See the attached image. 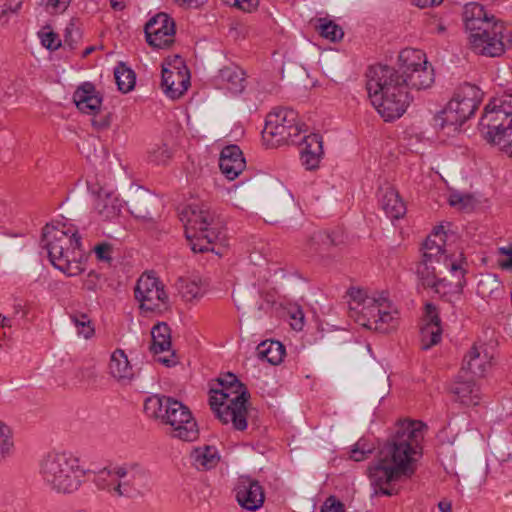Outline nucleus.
Returning a JSON list of instances; mask_svg holds the SVG:
<instances>
[{"mask_svg":"<svg viewBox=\"0 0 512 512\" xmlns=\"http://www.w3.org/2000/svg\"><path fill=\"white\" fill-rule=\"evenodd\" d=\"M426 428V424L415 420H402L395 425L376 461L368 467L372 496L396 495V483L415 473Z\"/></svg>","mask_w":512,"mask_h":512,"instance_id":"nucleus-1","label":"nucleus"},{"mask_svg":"<svg viewBox=\"0 0 512 512\" xmlns=\"http://www.w3.org/2000/svg\"><path fill=\"white\" fill-rule=\"evenodd\" d=\"M466 265L463 253L447 255L441 244L427 237L416 274L424 287L432 288L437 294H460L466 284Z\"/></svg>","mask_w":512,"mask_h":512,"instance_id":"nucleus-2","label":"nucleus"},{"mask_svg":"<svg viewBox=\"0 0 512 512\" xmlns=\"http://www.w3.org/2000/svg\"><path fill=\"white\" fill-rule=\"evenodd\" d=\"M366 78L369 99L381 117L385 121L401 117L411 99L400 68L373 65L368 68Z\"/></svg>","mask_w":512,"mask_h":512,"instance_id":"nucleus-3","label":"nucleus"},{"mask_svg":"<svg viewBox=\"0 0 512 512\" xmlns=\"http://www.w3.org/2000/svg\"><path fill=\"white\" fill-rule=\"evenodd\" d=\"M42 243L52 265L67 276L79 275L84 270L81 237L71 225L47 224L43 228Z\"/></svg>","mask_w":512,"mask_h":512,"instance_id":"nucleus-4","label":"nucleus"},{"mask_svg":"<svg viewBox=\"0 0 512 512\" xmlns=\"http://www.w3.org/2000/svg\"><path fill=\"white\" fill-rule=\"evenodd\" d=\"M144 412L149 418L168 426L167 434L172 438L192 442L199 436L198 425L190 409L172 397H148L144 402Z\"/></svg>","mask_w":512,"mask_h":512,"instance_id":"nucleus-5","label":"nucleus"},{"mask_svg":"<svg viewBox=\"0 0 512 512\" xmlns=\"http://www.w3.org/2000/svg\"><path fill=\"white\" fill-rule=\"evenodd\" d=\"M221 390H211L209 404L217 418L223 423H232L234 429L247 428V407L249 398L247 388L236 375L227 373L219 378Z\"/></svg>","mask_w":512,"mask_h":512,"instance_id":"nucleus-6","label":"nucleus"},{"mask_svg":"<svg viewBox=\"0 0 512 512\" xmlns=\"http://www.w3.org/2000/svg\"><path fill=\"white\" fill-rule=\"evenodd\" d=\"M39 474L44 483L58 493L76 491L85 477L79 459L70 453H49L40 462Z\"/></svg>","mask_w":512,"mask_h":512,"instance_id":"nucleus-7","label":"nucleus"},{"mask_svg":"<svg viewBox=\"0 0 512 512\" xmlns=\"http://www.w3.org/2000/svg\"><path fill=\"white\" fill-rule=\"evenodd\" d=\"M479 126L485 139L506 153V145L512 143V92L490 100Z\"/></svg>","mask_w":512,"mask_h":512,"instance_id":"nucleus-8","label":"nucleus"},{"mask_svg":"<svg viewBox=\"0 0 512 512\" xmlns=\"http://www.w3.org/2000/svg\"><path fill=\"white\" fill-rule=\"evenodd\" d=\"M180 220L185 227V235L194 252H208L214 250V242L219 233L214 224V217L208 211L196 205L184 207L179 213Z\"/></svg>","mask_w":512,"mask_h":512,"instance_id":"nucleus-9","label":"nucleus"},{"mask_svg":"<svg viewBox=\"0 0 512 512\" xmlns=\"http://www.w3.org/2000/svg\"><path fill=\"white\" fill-rule=\"evenodd\" d=\"M146 478L147 471L139 463L128 462L104 468L98 473L96 483L116 496L129 497Z\"/></svg>","mask_w":512,"mask_h":512,"instance_id":"nucleus-10","label":"nucleus"},{"mask_svg":"<svg viewBox=\"0 0 512 512\" xmlns=\"http://www.w3.org/2000/svg\"><path fill=\"white\" fill-rule=\"evenodd\" d=\"M297 112L290 108L277 107L267 116L262 131V138L269 147L285 143H296V137L303 131V125L298 122Z\"/></svg>","mask_w":512,"mask_h":512,"instance_id":"nucleus-11","label":"nucleus"},{"mask_svg":"<svg viewBox=\"0 0 512 512\" xmlns=\"http://www.w3.org/2000/svg\"><path fill=\"white\" fill-rule=\"evenodd\" d=\"M352 297L363 302L361 313L365 320L361 322L362 326L380 333H389L396 328L398 311L385 293H381L377 298L362 299L361 291H357L356 295L352 293Z\"/></svg>","mask_w":512,"mask_h":512,"instance_id":"nucleus-12","label":"nucleus"},{"mask_svg":"<svg viewBox=\"0 0 512 512\" xmlns=\"http://www.w3.org/2000/svg\"><path fill=\"white\" fill-rule=\"evenodd\" d=\"M471 48L474 52L488 57H499L512 44V31L502 21L490 24L485 33L482 30L470 34Z\"/></svg>","mask_w":512,"mask_h":512,"instance_id":"nucleus-13","label":"nucleus"},{"mask_svg":"<svg viewBox=\"0 0 512 512\" xmlns=\"http://www.w3.org/2000/svg\"><path fill=\"white\" fill-rule=\"evenodd\" d=\"M400 70L406 80V89H426L434 82L433 69L427 67L426 55L418 49H404L399 54Z\"/></svg>","mask_w":512,"mask_h":512,"instance_id":"nucleus-14","label":"nucleus"},{"mask_svg":"<svg viewBox=\"0 0 512 512\" xmlns=\"http://www.w3.org/2000/svg\"><path fill=\"white\" fill-rule=\"evenodd\" d=\"M135 298L145 311H162L169 306L168 295L158 278L144 273L135 286Z\"/></svg>","mask_w":512,"mask_h":512,"instance_id":"nucleus-15","label":"nucleus"},{"mask_svg":"<svg viewBox=\"0 0 512 512\" xmlns=\"http://www.w3.org/2000/svg\"><path fill=\"white\" fill-rule=\"evenodd\" d=\"M147 43L156 49L170 47L175 40V22L166 13H158L144 27Z\"/></svg>","mask_w":512,"mask_h":512,"instance_id":"nucleus-16","label":"nucleus"},{"mask_svg":"<svg viewBox=\"0 0 512 512\" xmlns=\"http://www.w3.org/2000/svg\"><path fill=\"white\" fill-rule=\"evenodd\" d=\"M234 490L236 500L243 509L256 511L262 507L265 494L258 481L250 477H240Z\"/></svg>","mask_w":512,"mask_h":512,"instance_id":"nucleus-17","label":"nucleus"},{"mask_svg":"<svg viewBox=\"0 0 512 512\" xmlns=\"http://www.w3.org/2000/svg\"><path fill=\"white\" fill-rule=\"evenodd\" d=\"M492 359L485 344L475 343L465 354L461 370L482 377L491 369Z\"/></svg>","mask_w":512,"mask_h":512,"instance_id":"nucleus-18","label":"nucleus"},{"mask_svg":"<svg viewBox=\"0 0 512 512\" xmlns=\"http://www.w3.org/2000/svg\"><path fill=\"white\" fill-rule=\"evenodd\" d=\"M158 203V199L149 190L137 187L132 190L126 201L130 213L138 219L152 221L151 211Z\"/></svg>","mask_w":512,"mask_h":512,"instance_id":"nucleus-19","label":"nucleus"},{"mask_svg":"<svg viewBox=\"0 0 512 512\" xmlns=\"http://www.w3.org/2000/svg\"><path fill=\"white\" fill-rule=\"evenodd\" d=\"M482 99L481 90L470 83L461 85L450 102H455L463 118L467 120L475 113Z\"/></svg>","mask_w":512,"mask_h":512,"instance_id":"nucleus-20","label":"nucleus"},{"mask_svg":"<svg viewBox=\"0 0 512 512\" xmlns=\"http://www.w3.org/2000/svg\"><path fill=\"white\" fill-rule=\"evenodd\" d=\"M161 86L168 97L177 99L188 89L189 76L183 73L179 66L172 69L163 66Z\"/></svg>","mask_w":512,"mask_h":512,"instance_id":"nucleus-21","label":"nucleus"},{"mask_svg":"<svg viewBox=\"0 0 512 512\" xmlns=\"http://www.w3.org/2000/svg\"><path fill=\"white\" fill-rule=\"evenodd\" d=\"M426 315L425 321L426 323L422 326L420 335H421V344L422 349L428 350L432 346L438 344L441 340L442 328L440 325V318L437 312L436 307L433 304H426L425 306Z\"/></svg>","mask_w":512,"mask_h":512,"instance_id":"nucleus-22","label":"nucleus"},{"mask_svg":"<svg viewBox=\"0 0 512 512\" xmlns=\"http://www.w3.org/2000/svg\"><path fill=\"white\" fill-rule=\"evenodd\" d=\"M73 101L81 112L96 115L100 111L102 97L92 83L85 82L74 92Z\"/></svg>","mask_w":512,"mask_h":512,"instance_id":"nucleus-23","label":"nucleus"},{"mask_svg":"<svg viewBox=\"0 0 512 512\" xmlns=\"http://www.w3.org/2000/svg\"><path fill=\"white\" fill-rule=\"evenodd\" d=\"M245 165L243 153L237 145H228L222 149L219 166L229 180H234L244 170Z\"/></svg>","mask_w":512,"mask_h":512,"instance_id":"nucleus-24","label":"nucleus"},{"mask_svg":"<svg viewBox=\"0 0 512 512\" xmlns=\"http://www.w3.org/2000/svg\"><path fill=\"white\" fill-rule=\"evenodd\" d=\"M455 102H448L446 107L434 117V127L450 136L458 132L467 120L462 117Z\"/></svg>","mask_w":512,"mask_h":512,"instance_id":"nucleus-25","label":"nucleus"},{"mask_svg":"<svg viewBox=\"0 0 512 512\" xmlns=\"http://www.w3.org/2000/svg\"><path fill=\"white\" fill-rule=\"evenodd\" d=\"M463 20L465 22L466 29L470 31V34L482 30V33L487 31L490 24L497 21L493 15L489 16L484 10V7L478 3H469L465 5L463 12Z\"/></svg>","mask_w":512,"mask_h":512,"instance_id":"nucleus-26","label":"nucleus"},{"mask_svg":"<svg viewBox=\"0 0 512 512\" xmlns=\"http://www.w3.org/2000/svg\"><path fill=\"white\" fill-rule=\"evenodd\" d=\"M108 368L111 377L122 384H128L134 378L132 366L122 349H116L112 353Z\"/></svg>","mask_w":512,"mask_h":512,"instance_id":"nucleus-27","label":"nucleus"},{"mask_svg":"<svg viewBox=\"0 0 512 512\" xmlns=\"http://www.w3.org/2000/svg\"><path fill=\"white\" fill-rule=\"evenodd\" d=\"M122 207V201L113 191L100 189L95 203L99 215L106 220L113 219L120 214Z\"/></svg>","mask_w":512,"mask_h":512,"instance_id":"nucleus-28","label":"nucleus"},{"mask_svg":"<svg viewBox=\"0 0 512 512\" xmlns=\"http://www.w3.org/2000/svg\"><path fill=\"white\" fill-rule=\"evenodd\" d=\"M450 390L455 396V400L463 405L471 406L479 403V388L471 379L455 381Z\"/></svg>","mask_w":512,"mask_h":512,"instance_id":"nucleus-29","label":"nucleus"},{"mask_svg":"<svg viewBox=\"0 0 512 512\" xmlns=\"http://www.w3.org/2000/svg\"><path fill=\"white\" fill-rule=\"evenodd\" d=\"M380 205L391 219H399L406 212V207L400 199L398 192L390 187L381 190Z\"/></svg>","mask_w":512,"mask_h":512,"instance_id":"nucleus-30","label":"nucleus"},{"mask_svg":"<svg viewBox=\"0 0 512 512\" xmlns=\"http://www.w3.org/2000/svg\"><path fill=\"white\" fill-rule=\"evenodd\" d=\"M193 465L198 470L214 468L220 460L218 450L214 446L204 445L193 449L190 454Z\"/></svg>","mask_w":512,"mask_h":512,"instance_id":"nucleus-31","label":"nucleus"},{"mask_svg":"<svg viewBox=\"0 0 512 512\" xmlns=\"http://www.w3.org/2000/svg\"><path fill=\"white\" fill-rule=\"evenodd\" d=\"M256 353L260 360L267 361L272 365H278L282 362L285 355V347L279 341L265 340L258 344Z\"/></svg>","mask_w":512,"mask_h":512,"instance_id":"nucleus-32","label":"nucleus"},{"mask_svg":"<svg viewBox=\"0 0 512 512\" xmlns=\"http://www.w3.org/2000/svg\"><path fill=\"white\" fill-rule=\"evenodd\" d=\"M219 77L232 93H241L246 86L244 71L238 66H226L219 72Z\"/></svg>","mask_w":512,"mask_h":512,"instance_id":"nucleus-33","label":"nucleus"},{"mask_svg":"<svg viewBox=\"0 0 512 512\" xmlns=\"http://www.w3.org/2000/svg\"><path fill=\"white\" fill-rule=\"evenodd\" d=\"M176 288L186 302L198 300L204 294L201 279L198 277H180L176 282Z\"/></svg>","mask_w":512,"mask_h":512,"instance_id":"nucleus-34","label":"nucleus"},{"mask_svg":"<svg viewBox=\"0 0 512 512\" xmlns=\"http://www.w3.org/2000/svg\"><path fill=\"white\" fill-rule=\"evenodd\" d=\"M152 336V351L157 353H162L165 351H170L171 349V330L170 327L164 323L156 324L151 330Z\"/></svg>","mask_w":512,"mask_h":512,"instance_id":"nucleus-35","label":"nucleus"},{"mask_svg":"<svg viewBox=\"0 0 512 512\" xmlns=\"http://www.w3.org/2000/svg\"><path fill=\"white\" fill-rule=\"evenodd\" d=\"M337 244V238L327 231H315L308 241L310 250L319 254L328 251Z\"/></svg>","mask_w":512,"mask_h":512,"instance_id":"nucleus-36","label":"nucleus"},{"mask_svg":"<svg viewBox=\"0 0 512 512\" xmlns=\"http://www.w3.org/2000/svg\"><path fill=\"white\" fill-rule=\"evenodd\" d=\"M115 80L118 89L123 93L130 92L135 86V73L124 63L119 65L114 70Z\"/></svg>","mask_w":512,"mask_h":512,"instance_id":"nucleus-37","label":"nucleus"},{"mask_svg":"<svg viewBox=\"0 0 512 512\" xmlns=\"http://www.w3.org/2000/svg\"><path fill=\"white\" fill-rule=\"evenodd\" d=\"M70 319L77 329V333L85 339L91 338L94 333V325L90 317L82 312H74L70 314Z\"/></svg>","mask_w":512,"mask_h":512,"instance_id":"nucleus-38","label":"nucleus"},{"mask_svg":"<svg viewBox=\"0 0 512 512\" xmlns=\"http://www.w3.org/2000/svg\"><path fill=\"white\" fill-rule=\"evenodd\" d=\"M172 155V150L166 144L155 145L148 152V160L155 165H167Z\"/></svg>","mask_w":512,"mask_h":512,"instance_id":"nucleus-39","label":"nucleus"},{"mask_svg":"<svg viewBox=\"0 0 512 512\" xmlns=\"http://www.w3.org/2000/svg\"><path fill=\"white\" fill-rule=\"evenodd\" d=\"M448 201L451 206L465 211L472 210L476 204V199L472 194L458 191L451 192Z\"/></svg>","mask_w":512,"mask_h":512,"instance_id":"nucleus-40","label":"nucleus"},{"mask_svg":"<svg viewBox=\"0 0 512 512\" xmlns=\"http://www.w3.org/2000/svg\"><path fill=\"white\" fill-rule=\"evenodd\" d=\"M319 32L321 36L333 42L342 39L344 36V32L340 26L326 19H320Z\"/></svg>","mask_w":512,"mask_h":512,"instance_id":"nucleus-41","label":"nucleus"},{"mask_svg":"<svg viewBox=\"0 0 512 512\" xmlns=\"http://www.w3.org/2000/svg\"><path fill=\"white\" fill-rule=\"evenodd\" d=\"M13 448L12 431L0 421V463L10 454Z\"/></svg>","mask_w":512,"mask_h":512,"instance_id":"nucleus-42","label":"nucleus"},{"mask_svg":"<svg viewBox=\"0 0 512 512\" xmlns=\"http://www.w3.org/2000/svg\"><path fill=\"white\" fill-rule=\"evenodd\" d=\"M499 288L500 282L496 275H488L478 283V293L482 297L491 296L495 291L499 290Z\"/></svg>","mask_w":512,"mask_h":512,"instance_id":"nucleus-43","label":"nucleus"},{"mask_svg":"<svg viewBox=\"0 0 512 512\" xmlns=\"http://www.w3.org/2000/svg\"><path fill=\"white\" fill-rule=\"evenodd\" d=\"M304 147L302 150L308 151L310 154L323 153V141L322 136L319 134H310L303 140Z\"/></svg>","mask_w":512,"mask_h":512,"instance_id":"nucleus-44","label":"nucleus"},{"mask_svg":"<svg viewBox=\"0 0 512 512\" xmlns=\"http://www.w3.org/2000/svg\"><path fill=\"white\" fill-rule=\"evenodd\" d=\"M81 39V33L74 24L70 23L65 29L64 45L68 46L71 50L75 49L79 40Z\"/></svg>","mask_w":512,"mask_h":512,"instance_id":"nucleus-45","label":"nucleus"},{"mask_svg":"<svg viewBox=\"0 0 512 512\" xmlns=\"http://www.w3.org/2000/svg\"><path fill=\"white\" fill-rule=\"evenodd\" d=\"M39 37L42 45L49 50H57L61 46V40L58 34L50 32H40Z\"/></svg>","mask_w":512,"mask_h":512,"instance_id":"nucleus-46","label":"nucleus"},{"mask_svg":"<svg viewBox=\"0 0 512 512\" xmlns=\"http://www.w3.org/2000/svg\"><path fill=\"white\" fill-rule=\"evenodd\" d=\"M310 154L308 151H301V160L302 164L306 167L307 170H314L318 167L321 155L323 153Z\"/></svg>","mask_w":512,"mask_h":512,"instance_id":"nucleus-47","label":"nucleus"},{"mask_svg":"<svg viewBox=\"0 0 512 512\" xmlns=\"http://www.w3.org/2000/svg\"><path fill=\"white\" fill-rule=\"evenodd\" d=\"M22 3L23 0H0V17L17 12Z\"/></svg>","mask_w":512,"mask_h":512,"instance_id":"nucleus-48","label":"nucleus"},{"mask_svg":"<svg viewBox=\"0 0 512 512\" xmlns=\"http://www.w3.org/2000/svg\"><path fill=\"white\" fill-rule=\"evenodd\" d=\"M321 512H344V505L334 496H330L324 502Z\"/></svg>","mask_w":512,"mask_h":512,"instance_id":"nucleus-49","label":"nucleus"},{"mask_svg":"<svg viewBox=\"0 0 512 512\" xmlns=\"http://www.w3.org/2000/svg\"><path fill=\"white\" fill-rule=\"evenodd\" d=\"M111 245L107 243L99 244L95 247V253L100 261L110 262L111 260Z\"/></svg>","mask_w":512,"mask_h":512,"instance_id":"nucleus-50","label":"nucleus"},{"mask_svg":"<svg viewBox=\"0 0 512 512\" xmlns=\"http://www.w3.org/2000/svg\"><path fill=\"white\" fill-rule=\"evenodd\" d=\"M71 0H48L47 8L53 13H60L67 9Z\"/></svg>","mask_w":512,"mask_h":512,"instance_id":"nucleus-51","label":"nucleus"},{"mask_svg":"<svg viewBox=\"0 0 512 512\" xmlns=\"http://www.w3.org/2000/svg\"><path fill=\"white\" fill-rule=\"evenodd\" d=\"M71 0H48L47 8L53 13H60L67 9Z\"/></svg>","mask_w":512,"mask_h":512,"instance_id":"nucleus-52","label":"nucleus"},{"mask_svg":"<svg viewBox=\"0 0 512 512\" xmlns=\"http://www.w3.org/2000/svg\"><path fill=\"white\" fill-rule=\"evenodd\" d=\"M259 0H236L235 6L245 12H251L258 7Z\"/></svg>","mask_w":512,"mask_h":512,"instance_id":"nucleus-53","label":"nucleus"},{"mask_svg":"<svg viewBox=\"0 0 512 512\" xmlns=\"http://www.w3.org/2000/svg\"><path fill=\"white\" fill-rule=\"evenodd\" d=\"M179 6L186 9H197L207 2V0H174Z\"/></svg>","mask_w":512,"mask_h":512,"instance_id":"nucleus-54","label":"nucleus"},{"mask_svg":"<svg viewBox=\"0 0 512 512\" xmlns=\"http://www.w3.org/2000/svg\"><path fill=\"white\" fill-rule=\"evenodd\" d=\"M291 318L293 319V322L291 323L292 328L297 331L302 330L304 326L303 312L301 310H297L295 313L292 314Z\"/></svg>","mask_w":512,"mask_h":512,"instance_id":"nucleus-55","label":"nucleus"},{"mask_svg":"<svg viewBox=\"0 0 512 512\" xmlns=\"http://www.w3.org/2000/svg\"><path fill=\"white\" fill-rule=\"evenodd\" d=\"M360 445H362V442H357L350 452V458L357 462L362 461L368 457V455H366L363 450H360Z\"/></svg>","mask_w":512,"mask_h":512,"instance_id":"nucleus-56","label":"nucleus"},{"mask_svg":"<svg viewBox=\"0 0 512 512\" xmlns=\"http://www.w3.org/2000/svg\"><path fill=\"white\" fill-rule=\"evenodd\" d=\"M98 275L91 271L84 280V287L89 291H94L97 287Z\"/></svg>","mask_w":512,"mask_h":512,"instance_id":"nucleus-57","label":"nucleus"},{"mask_svg":"<svg viewBox=\"0 0 512 512\" xmlns=\"http://www.w3.org/2000/svg\"><path fill=\"white\" fill-rule=\"evenodd\" d=\"M92 125L98 130L106 129L110 125V118L109 116H104L99 119L94 118L92 119Z\"/></svg>","mask_w":512,"mask_h":512,"instance_id":"nucleus-58","label":"nucleus"},{"mask_svg":"<svg viewBox=\"0 0 512 512\" xmlns=\"http://www.w3.org/2000/svg\"><path fill=\"white\" fill-rule=\"evenodd\" d=\"M412 2L420 8H425L432 5H438L441 3V0H412Z\"/></svg>","mask_w":512,"mask_h":512,"instance_id":"nucleus-59","label":"nucleus"},{"mask_svg":"<svg viewBox=\"0 0 512 512\" xmlns=\"http://www.w3.org/2000/svg\"><path fill=\"white\" fill-rule=\"evenodd\" d=\"M441 512H452V505L450 501L442 500L438 503Z\"/></svg>","mask_w":512,"mask_h":512,"instance_id":"nucleus-60","label":"nucleus"},{"mask_svg":"<svg viewBox=\"0 0 512 512\" xmlns=\"http://www.w3.org/2000/svg\"><path fill=\"white\" fill-rule=\"evenodd\" d=\"M440 232H442V227L435 229L434 234L430 235L429 237H432V239H434L435 241H437L439 244H441L443 246L445 243V240L442 237V235L440 234Z\"/></svg>","mask_w":512,"mask_h":512,"instance_id":"nucleus-61","label":"nucleus"},{"mask_svg":"<svg viewBox=\"0 0 512 512\" xmlns=\"http://www.w3.org/2000/svg\"><path fill=\"white\" fill-rule=\"evenodd\" d=\"M358 442H362V445H360V450H363L366 455H369L373 451V447L371 445H368L365 440L360 439Z\"/></svg>","mask_w":512,"mask_h":512,"instance_id":"nucleus-62","label":"nucleus"},{"mask_svg":"<svg viewBox=\"0 0 512 512\" xmlns=\"http://www.w3.org/2000/svg\"><path fill=\"white\" fill-rule=\"evenodd\" d=\"M13 312H14L15 315H17L20 312H22L23 317H26L27 313H28L27 310H25L20 303H16V304L13 305Z\"/></svg>","mask_w":512,"mask_h":512,"instance_id":"nucleus-63","label":"nucleus"},{"mask_svg":"<svg viewBox=\"0 0 512 512\" xmlns=\"http://www.w3.org/2000/svg\"><path fill=\"white\" fill-rule=\"evenodd\" d=\"M500 267L505 270H512V255L508 259L501 261Z\"/></svg>","mask_w":512,"mask_h":512,"instance_id":"nucleus-64","label":"nucleus"}]
</instances>
